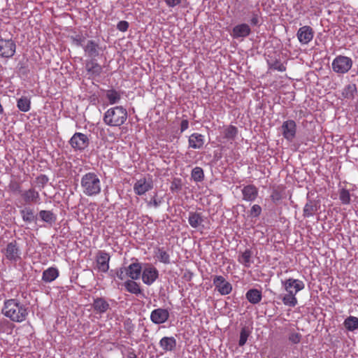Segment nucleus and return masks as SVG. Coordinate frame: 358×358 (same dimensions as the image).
Returning a JSON list of instances; mask_svg holds the SVG:
<instances>
[{"label":"nucleus","instance_id":"obj_1","mask_svg":"<svg viewBox=\"0 0 358 358\" xmlns=\"http://www.w3.org/2000/svg\"><path fill=\"white\" fill-rule=\"evenodd\" d=\"M2 314L14 322L21 323L27 320L28 308L17 299L4 301Z\"/></svg>","mask_w":358,"mask_h":358},{"label":"nucleus","instance_id":"obj_2","mask_svg":"<svg viewBox=\"0 0 358 358\" xmlns=\"http://www.w3.org/2000/svg\"><path fill=\"white\" fill-rule=\"evenodd\" d=\"M281 285L286 294L280 295L279 298L282 300L283 304L289 307H295L298 304V300L296 297V294L305 288L303 281L299 279L289 278L281 281Z\"/></svg>","mask_w":358,"mask_h":358},{"label":"nucleus","instance_id":"obj_3","mask_svg":"<svg viewBox=\"0 0 358 358\" xmlns=\"http://www.w3.org/2000/svg\"><path fill=\"white\" fill-rule=\"evenodd\" d=\"M80 187L83 193L87 196L99 194L101 191V180L94 172L84 174L80 179Z\"/></svg>","mask_w":358,"mask_h":358},{"label":"nucleus","instance_id":"obj_4","mask_svg":"<svg viewBox=\"0 0 358 358\" xmlns=\"http://www.w3.org/2000/svg\"><path fill=\"white\" fill-rule=\"evenodd\" d=\"M127 119V111L122 106L108 109L103 115V122L110 127H120Z\"/></svg>","mask_w":358,"mask_h":358},{"label":"nucleus","instance_id":"obj_5","mask_svg":"<svg viewBox=\"0 0 358 358\" xmlns=\"http://www.w3.org/2000/svg\"><path fill=\"white\" fill-rule=\"evenodd\" d=\"M5 258L11 263L16 264L22 259V250L16 241L8 243L1 250Z\"/></svg>","mask_w":358,"mask_h":358},{"label":"nucleus","instance_id":"obj_6","mask_svg":"<svg viewBox=\"0 0 358 358\" xmlns=\"http://www.w3.org/2000/svg\"><path fill=\"white\" fill-rule=\"evenodd\" d=\"M352 60L350 57L338 55L336 57L331 64L332 69L339 74L348 73L352 66Z\"/></svg>","mask_w":358,"mask_h":358},{"label":"nucleus","instance_id":"obj_7","mask_svg":"<svg viewBox=\"0 0 358 358\" xmlns=\"http://www.w3.org/2000/svg\"><path fill=\"white\" fill-rule=\"evenodd\" d=\"M153 186V180L151 177H143L136 181L133 188L136 195L141 196L151 190Z\"/></svg>","mask_w":358,"mask_h":358},{"label":"nucleus","instance_id":"obj_8","mask_svg":"<svg viewBox=\"0 0 358 358\" xmlns=\"http://www.w3.org/2000/svg\"><path fill=\"white\" fill-rule=\"evenodd\" d=\"M213 285L221 295L229 294L232 291L231 284L222 275H214L213 278Z\"/></svg>","mask_w":358,"mask_h":358},{"label":"nucleus","instance_id":"obj_9","mask_svg":"<svg viewBox=\"0 0 358 358\" xmlns=\"http://www.w3.org/2000/svg\"><path fill=\"white\" fill-rule=\"evenodd\" d=\"M90 141L87 135L76 132L71 138L69 143L76 150H83L89 145Z\"/></svg>","mask_w":358,"mask_h":358},{"label":"nucleus","instance_id":"obj_10","mask_svg":"<svg viewBox=\"0 0 358 358\" xmlns=\"http://www.w3.org/2000/svg\"><path fill=\"white\" fill-rule=\"evenodd\" d=\"M282 134L288 141L292 142L296 136V124L292 120L285 121L281 126Z\"/></svg>","mask_w":358,"mask_h":358},{"label":"nucleus","instance_id":"obj_11","mask_svg":"<svg viewBox=\"0 0 358 358\" xmlns=\"http://www.w3.org/2000/svg\"><path fill=\"white\" fill-rule=\"evenodd\" d=\"M16 45L11 39H0V56L5 58L13 57L15 52Z\"/></svg>","mask_w":358,"mask_h":358},{"label":"nucleus","instance_id":"obj_12","mask_svg":"<svg viewBox=\"0 0 358 358\" xmlns=\"http://www.w3.org/2000/svg\"><path fill=\"white\" fill-rule=\"evenodd\" d=\"M158 270L150 264L145 266L142 271V280L148 285H151L158 278Z\"/></svg>","mask_w":358,"mask_h":358},{"label":"nucleus","instance_id":"obj_13","mask_svg":"<svg viewBox=\"0 0 358 358\" xmlns=\"http://www.w3.org/2000/svg\"><path fill=\"white\" fill-rule=\"evenodd\" d=\"M169 318L168 310L159 308L153 310L150 314L151 321L156 324H161L166 322Z\"/></svg>","mask_w":358,"mask_h":358},{"label":"nucleus","instance_id":"obj_14","mask_svg":"<svg viewBox=\"0 0 358 358\" xmlns=\"http://www.w3.org/2000/svg\"><path fill=\"white\" fill-rule=\"evenodd\" d=\"M92 307L94 311L98 314H103L110 309L108 301L103 297L93 298Z\"/></svg>","mask_w":358,"mask_h":358},{"label":"nucleus","instance_id":"obj_15","mask_svg":"<svg viewBox=\"0 0 358 358\" xmlns=\"http://www.w3.org/2000/svg\"><path fill=\"white\" fill-rule=\"evenodd\" d=\"M110 259V255L105 251H99L96 255V265L98 269L103 273H106L109 269V262Z\"/></svg>","mask_w":358,"mask_h":358},{"label":"nucleus","instance_id":"obj_16","mask_svg":"<svg viewBox=\"0 0 358 358\" xmlns=\"http://www.w3.org/2000/svg\"><path fill=\"white\" fill-rule=\"evenodd\" d=\"M314 36V31L309 26H303L297 31V38L301 44H308L312 41Z\"/></svg>","mask_w":358,"mask_h":358},{"label":"nucleus","instance_id":"obj_17","mask_svg":"<svg viewBox=\"0 0 358 358\" xmlns=\"http://www.w3.org/2000/svg\"><path fill=\"white\" fill-rule=\"evenodd\" d=\"M241 192L243 194V199L248 202L255 201L259 194L258 189L254 185H248L244 186L241 189Z\"/></svg>","mask_w":358,"mask_h":358},{"label":"nucleus","instance_id":"obj_18","mask_svg":"<svg viewBox=\"0 0 358 358\" xmlns=\"http://www.w3.org/2000/svg\"><path fill=\"white\" fill-rule=\"evenodd\" d=\"M21 196L26 203H41L40 194L34 188H30L22 192Z\"/></svg>","mask_w":358,"mask_h":358},{"label":"nucleus","instance_id":"obj_19","mask_svg":"<svg viewBox=\"0 0 358 358\" xmlns=\"http://www.w3.org/2000/svg\"><path fill=\"white\" fill-rule=\"evenodd\" d=\"M188 143L191 148L201 149L205 143V136L199 133H193L189 136Z\"/></svg>","mask_w":358,"mask_h":358},{"label":"nucleus","instance_id":"obj_20","mask_svg":"<svg viewBox=\"0 0 358 358\" xmlns=\"http://www.w3.org/2000/svg\"><path fill=\"white\" fill-rule=\"evenodd\" d=\"M320 204L315 200H308L304 206L303 215L304 217H313L319 210Z\"/></svg>","mask_w":358,"mask_h":358},{"label":"nucleus","instance_id":"obj_21","mask_svg":"<svg viewBox=\"0 0 358 358\" xmlns=\"http://www.w3.org/2000/svg\"><path fill=\"white\" fill-rule=\"evenodd\" d=\"M127 276L132 280H137L140 278L142 267L140 263L136 262L131 264L128 267L125 268Z\"/></svg>","mask_w":358,"mask_h":358},{"label":"nucleus","instance_id":"obj_22","mask_svg":"<svg viewBox=\"0 0 358 358\" xmlns=\"http://www.w3.org/2000/svg\"><path fill=\"white\" fill-rule=\"evenodd\" d=\"M85 69L87 73L92 77L99 76L102 72L101 66L94 59L86 62Z\"/></svg>","mask_w":358,"mask_h":358},{"label":"nucleus","instance_id":"obj_23","mask_svg":"<svg viewBox=\"0 0 358 358\" xmlns=\"http://www.w3.org/2000/svg\"><path fill=\"white\" fill-rule=\"evenodd\" d=\"M159 344L164 352H171L176 349L177 342L173 336H164L159 341Z\"/></svg>","mask_w":358,"mask_h":358},{"label":"nucleus","instance_id":"obj_24","mask_svg":"<svg viewBox=\"0 0 358 358\" xmlns=\"http://www.w3.org/2000/svg\"><path fill=\"white\" fill-rule=\"evenodd\" d=\"M250 33V28L247 24H238L232 31L231 36L235 38L246 37Z\"/></svg>","mask_w":358,"mask_h":358},{"label":"nucleus","instance_id":"obj_25","mask_svg":"<svg viewBox=\"0 0 358 358\" xmlns=\"http://www.w3.org/2000/svg\"><path fill=\"white\" fill-rule=\"evenodd\" d=\"M85 52L90 57H96L99 54V45L97 43H96L94 41H88L87 42V44L83 46Z\"/></svg>","mask_w":358,"mask_h":358},{"label":"nucleus","instance_id":"obj_26","mask_svg":"<svg viewBox=\"0 0 358 358\" xmlns=\"http://www.w3.org/2000/svg\"><path fill=\"white\" fill-rule=\"evenodd\" d=\"M203 220V216L200 213L190 212L189 214L188 222L192 228L196 229L201 227Z\"/></svg>","mask_w":358,"mask_h":358},{"label":"nucleus","instance_id":"obj_27","mask_svg":"<svg viewBox=\"0 0 358 358\" xmlns=\"http://www.w3.org/2000/svg\"><path fill=\"white\" fill-rule=\"evenodd\" d=\"M252 252L250 249H246L238 257V262L246 268L250 267L253 261L252 259Z\"/></svg>","mask_w":358,"mask_h":358},{"label":"nucleus","instance_id":"obj_28","mask_svg":"<svg viewBox=\"0 0 358 358\" xmlns=\"http://www.w3.org/2000/svg\"><path fill=\"white\" fill-rule=\"evenodd\" d=\"M245 297L252 304L259 303L262 299V292L257 289H250L246 292Z\"/></svg>","mask_w":358,"mask_h":358},{"label":"nucleus","instance_id":"obj_29","mask_svg":"<svg viewBox=\"0 0 358 358\" xmlns=\"http://www.w3.org/2000/svg\"><path fill=\"white\" fill-rule=\"evenodd\" d=\"M155 257L164 264H170V255L164 248L157 247L155 250Z\"/></svg>","mask_w":358,"mask_h":358},{"label":"nucleus","instance_id":"obj_30","mask_svg":"<svg viewBox=\"0 0 358 358\" xmlns=\"http://www.w3.org/2000/svg\"><path fill=\"white\" fill-rule=\"evenodd\" d=\"M59 275L57 268L50 267L43 272L42 280L45 282H50L55 280Z\"/></svg>","mask_w":358,"mask_h":358},{"label":"nucleus","instance_id":"obj_31","mask_svg":"<svg viewBox=\"0 0 358 358\" xmlns=\"http://www.w3.org/2000/svg\"><path fill=\"white\" fill-rule=\"evenodd\" d=\"M105 95L109 103L111 105L118 103L121 99V92L114 89L106 90Z\"/></svg>","mask_w":358,"mask_h":358},{"label":"nucleus","instance_id":"obj_32","mask_svg":"<svg viewBox=\"0 0 358 358\" xmlns=\"http://www.w3.org/2000/svg\"><path fill=\"white\" fill-rule=\"evenodd\" d=\"M345 328L348 331H353L358 329V317L355 316L348 317L343 322Z\"/></svg>","mask_w":358,"mask_h":358},{"label":"nucleus","instance_id":"obj_33","mask_svg":"<svg viewBox=\"0 0 358 358\" xmlns=\"http://www.w3.org/2000/svg\"><path fill=\"white\" fill-rule=\"evenodd\" d=\"M22 218L25 222H32L35 219L34 210L29 207H26L20 211Z\"/></svg>","mask_w":358,"mask_h":358},{"label":"nucleus","instance_id":"obj_34","mask_svg":"<svg viewBox=\"0 0 358 358\" xmlns=\"http://www.w3.org/2000/svg\"><path fill=\"white\" fill-rule=\"evenodd\" d=\"M357 93V86L355 84H349L345 87L342 92V96L345 99H352Z\"/></svg>","mask_w":358,"mask_h":358},{"label":"nucleus","instance_id":"obj_35","mask_svg":"<svg viewBox=\"0 0 358 358\" xmlns=\"http://www.w3.org/2000/svg\"><path fill=\"white\" fill-rule=\"evenodd\" d=\"M17 108L22 112H27L31 108V101L27 96H22L17 101Z\"/></svg>","mask_w":358,"mask_h":358},{"label":"nucleus","instance_id":"obj_36","mask_svg":"<svg viewBox=\"0 0 358 358\" xmlns=\"http://www.w3.org/2000/svg\"><path fill=\"white\" fill-rule=\"evenodd\" d=\"M124 287L127 292L134 294H139L141 293V289L139 285L134 280H129L124 282Z\"/></svg>","mask_w":358,"mask_h":358},{"label":"nucleus","instance_id":"obj_37","mask_svg":"<svg viewBox=\"0 0 358 358\" xmlns=\"http://www.w3.org/2000/svg\"><path fill=\"white\" fill-rule=\"evenodd\" d=\"M41 219L49 224L55 222L57 220L56 215L50 210H42L39 212Z\"/></svg>","mask_w":358,"mask_h":358},{"label":"nucleus","instance_id":"obj_38","mask_svg":"<svg viewBox=\"0 0 358 358\" xmlns=\"http://www.w3.org/2000/svg\"><path fill=\"white\" fill-rule=\"evenodd\" d=\"M224 137L227 140H234L238 134V129L233 125H229L224 129Z\"/></svg>","mask_w":358,"mask_h":358},{"label":"nucleus","instance_id":"obj_39","mask_svg":"<svg viewBox=\"0 0 358 358\" xmlns=\"http://www.w3.org/2000/svg\"><path fill=\"white\" fill-rule=\"evenodd\" d=\"M339 199L343 204H349L350 203V194L349 191L344 188L341 189L339 192Z\"/></svg>","mask_w":358,"mask_h":358},{"label":"nucleus","instance_id":"obj_40","mask_svg":"<svg viewBox=\"0 0 358 358\" xmlns=\"http://www.w3.org/2000/svg\"><path fill=\"white\" fill-rule=\"evenodd\" d=\"M192 177L194 180L200 182L203 179V171L201 167H195L192 171Z\"/></svg>","mask_w":358,"mask_h":358},{"label":"nucleus","instance_id":"obj_41","mask_svg":"<svg viewBox=\"0 0 358 358\" xmlns=\"http://www.w3.org/2000/svg\"><path fill=\"white\" fill-rule=\"evenodd\" d=\"M250 336V331L246 328L243 327L241 330L240 338L238 341L239 346H243Z\"/></svg>","mask_w":358,"mask_h":358},{"label":"nucleus","instance_id":"obj_42","mask_svg":"<svg viewBox=\"0 0 358 358\" xmlns=\"http://www.w3.org/2000/svg\"><path fill=\"white\" fill-rule=\"evenodd\" d=\"M269 69L276 70L280 72H284L286 71V66L279 60H275L272 63L268 64Z\"/></svg>","mask_w":358,"mask_h":358},{"label":"nucleus","instance_id":"obj_43","mask_svg":"<svg viewBox=\"0 0 358 358\" xmlns=\"http://www.w3.org/2000/svg\"><path fill=\"white\" fill-rule=\"evenodd\" d=\"M262 210V207L259 205L254 204L249 211V215L252 217H257L261 215Z\"/></svg>","mask_w":358,"mask_h":358},{"label":"nucleus","instance_id":"obj_44","mask_svg":"<svg viewBox=\"0 0 358 358\" xmlns=\"http://www.w3.org/2000/svg\"><path fill=\"white\" fill-rule=\"evenodd\" d=\"M301 335L297 332H292L289 335V341L293 344H298L301 342Z\"/></svg>","mask_w":358,"mask_h":358},{"label":"nucleus","instance_id":"obj_45","mask_svg":"<svg viewBox=\"0 0 358 358\" xmlns=\"http://www.w3.org/2000/svg\"><path fill=\"white\" fill-rule=\"evenodd\" d=\"M162 203V199H158L157 198V194H155L152 198L151 199L148 201V206L149 207H155V208H158L160 204Z\"/></svg>","mask_w":358,"mask_h":358},{"label":"nucleus","instance_id":"obj_46","mask_svg":"<svg viewBox=\"0 0 358 358\" xmlns=\"http://www.w3.org/2000/svg\"><path fill=\"white\" fill-rule=\"evenodd\" d=\"M36 184L39 187H43L48 182V178L45 175H40L36 179Z\"/></svg>","mask_w":358,"mask_h":358},{"label":"nucleus","instance_id":"obj_47","mask_svg":"<svg viewBox=\"0 0 358 358\" xmlns=\"http://www.w3.org/2000/svg\"><path fill=\"white\" fill-rule=\"evenodd\" d=\"M282 198V192L277 189H275L272 191L271 194V199L273 202L277 203Z\"/></svg>","mask_w":358,"mask_h":358},{"label":"nucleus","instance_id":"obj_48","mask_svg":"<svg viewBox=\"0 0 358 358\" xmlns=\"http://www.w3.org/2000/svg\"><path fill=\"white\" fill-rule=\"evenodd\" d=\"M8 187H9L10 190L13 192L21 193V194L22 192L21 190L20 185L17 182H11L9 184Z\"/></svg>","mask_w":358,"mask_h":358},{"label":"nucleus","instance_id":"obj_49","mask_svg":"<svg viewBox=\"0 0 358 358\" xmlns=\"http://www.w3.org/2000/svg\"><path fill=\"white\" fill-rule=\"evenodd\" d=\"M189 127V121L187 120H182L180 124V131L183 132Z\"/></svg>","mask_w":358,"mask_h":358},{"label":"nucleus","instance_id":"obj_50","mask_svg":"<svg viewBox=\"0 0 358 358\" xmlns=\"http://www.w3.org/2000/svg\"><path fill=\"white\" fill-rule=\"evenodd\" d=\"M126 275H126L125 268H122L120 269V271H118L117 272V276L120 280H123Z\"/></svg>","mask_w":358,"mask_h":358},{"label":"nucleus","instance_id":"obj_51","mask_svg":"<svg viewBox=\"0 0 358 358\" xmlns=\"http://www.w3.org/2000/svg\"><path fill=\"white\" fill-rule=\"evenodd\" d=\"M117 27L121 31H126L128 29L129 24H117Z\"/></svg>","mask_w":358,"mask_h":358},{"label":"nucleus","instance_id":"obj_52","mask_svg":"<svg viewBox=\"0 0 358 358\" xmlns=\"http://www.w3.org/2000/svg\"><path fill=\"white\" fill-rule=\"evenodd\" d=\"M127 358H137L134 350L130 349V350L128 351Z\"/></svg>","mask_w":358,"mask_h":358},{"label":"nucleus","instance_id":"obj_53","mask_svg":"<svg viewBox=\"0 0 358 358\" xmlns=\"http://www.w3.org/2000/svg\"><path fill=\"white\" fill-rule=\"evenodd\" d=\"M179 188L180 187L175 183V182H173L171 184V190L177 189H179Z\"/></svg>","mask_w":358,"mask_h":358},{"label":"nucleus","instance_id":"obj_54","mask_svg":"<svg viewBox=\"0 0 358 358\" xmlns=\"http://www.w3.org/2000/svg\"><path fill=\"white\" fill-rule=\"evenodd\" d=\"M78 41V44L80 45H83L82 43H81V40L78 41Z\"/></svg>","mask_w":358,"mask_h":358},{"label":"nucleus","instance_id":"obj_55","mask_svg":"<svg viewBox=\"0 0 358 358\" xmlns=\"http://www.w3.org/2000/svg\"><path fill=\"white\" fill-rule=\"evenodd\" d=\"M257 20H255H255H252V23H255V22H257Z\"/></svg>","mask_w":358,"mask_h":358},{"label":"nucleus","instance_id":"obj_56","mask_svg":"<svg viewBox=\"0 0 358 358\" xmlns=\"http://www.w3.org/2000/svg\"><path fill=\"white\" fill-rule=\"evenodd\" d=\"M120 22L123 23V22H127L123 20V21H120Z\"/></svg>","mask_w":358,"mask_h":358},{"label":"nucleus","instance_id":"obj_57","mask_svg":"<svg viewBox=\"0 0 358 358\" xmlns=\"http://www.w3.org/2000/svg\"><path fill=\"white\" fill-rule=\"evenodd\" d=\"M357 75H358V71H357Z\"/></svg>","mask_w":358,"mask_h":358}]
</instances>
